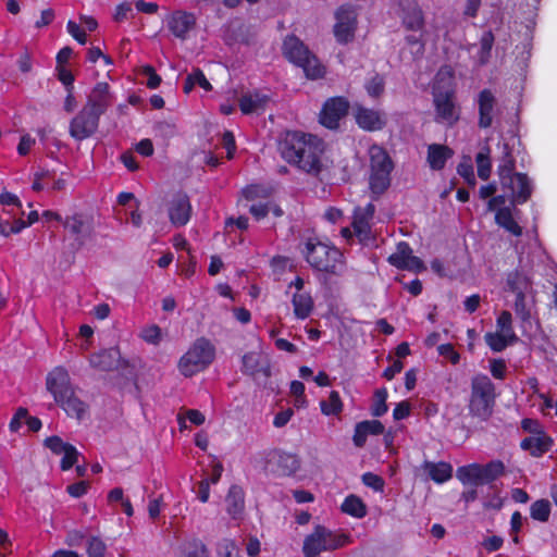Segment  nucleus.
Returning <instances> with one entry per match:
<instances>
[{"mask_svg": "<svg viewBox=\"0 0 557 557\" xmlns=\"http://www.w3.org/2000/svg\"><path fill=\"white\" fill-rule=\"evenodd\" d=\"M324 141L315 135L286 131L277 138V151L288 164L318 176L323 170Z\"/></svg>", "mask_w": 557, "mask_h": 557, "instance_id": "f257e3e1", "label": "nucleus"}, {"mask_svg": "<svg viewBox=\"0 0 557 557\" xmlns=\"http://www.w3.org/2000/svg\"><path fill=\"white\" fill-rule=\"evenodd\" d=\"M516 160L511 148L504 144V154L498 165L497 173L504 189H508L513 202L523 203L532 194L529 177L522 173H515Z\"/></svg>", "mask_w": 557, "mask_h": 557, "instance_id": "f03ea898", "label": "nucleus"}, {"mask_svg": "<svg viewBox=\"0 0 557 557\" xmlns=\"http://www.w3.org/2000/svg\"><path fill=\"white\" fill-rule=\"evenodd\" d=\"M306 261L317 271L341 275L344 270V255L334 246H329L317 238H309L302 250Z\"/></svg>", "mask_w": 557, "mask_h": 557, "instance_id": "7ed1b4c3", "label": "nucleus"}, {"mask_svg": "<svg viewBox=\"0 0 557 557\" xmlns=\"http://www.w3.org/2000/svg\"><path fill=\"white\" fill-rule=\"evenodd\" d=\"M369 188L372 199L376 200L391 186L394 162L385 148L373 144L369 148Z\"/></svg>", "mask_w": 557, "mask_h": 557, "instance_id": "20e7f679", "label": "nucleus"}, {"mask_svg": "<svg viewBox=\"0 0 557 557\" xmlns=\"http://www.w3.org/2000/svg\"><path fill=\"white\" fill-rule=\"evenodd\" d=\"M495 386L491 379L485 374H478L471 380V395L469 401V412L471 416L488 420L493 413L495 405Z\"/></svg>", "mask_w": 557, "mask_h": 557, "instance_id": "39448f33", "label": "nucleus"}, {"mask_svg": "<svg viewBox=\"0 0 557 557\" xmlns=\"http://www.w3.org/2000/svg\"><path fill=\"white\" fill-rule=\"evenodd\" d=\"M215 356L214 346L206 338H198L188 351L181 358L178 368L181 373L188 377L205 370L212 363Z\"/></svg>", "mask_w": 557, "mask_h": 557, "instance_id": "423d86ee", "label": "nucleus"}, {"mask_svg": "<svg viewBox=\"0 0 557 557\" xmlns=\"http://www.w3.org/2000/svg\"><path fill=\"white\" fill-rule=\"evenodd\" d=\"M506 472L505 465L500 460H492L485 465L471 463L457 469V478L463 484L473 486L491 484Z\"/></svg>", "mask_w": 557, "mask_h": 557, "instance_id": "0eeeda50", "label": "nucleus"}, {"mask_svg": "<svg viewBox=\"0 0 557 557\" xmlns=\"http://www.w3.org/2000/svg\"><path fill=\"white\" fill-rule=\"evenodd\" d=\"M348 536L330 531L325 527L318 525L304 541L305 557H317L320 553L334 550L347 543Z\"/></svg>", "mask_w": 557, "mask_h": 557, "instance_id": "6e6552de", "label": "nucleus"}, {"mask_svg": "<svg viewBox=\"0 0 557 557\" xmlns=\"http://www.w3.org/2000/svg\"><path fill=\"white\" fill-rule=\"evenodd\" d=\"M393 4L406 29L418 32L424 28V13L418 0H393Z\"/></svg>", "mask_w": 557, "mask_h": 557, "instance_id": "1a4fd4ad", "label": "nucleus"}, {"mask_svg": "<svg viewBox=\"0 0 557 557\" xmlns=\"http://www.w3.org/2000/svg\"><path fill=\"white\" fill-rule=\"evenodd\" d=\"M100 116L85 107L71 120L69 132L77 141L91 137L99 127Z\"/></svg>", "mask_w": 557, "mask_h": 557, "instance_id": "9d476101", "label": "nucleus"}, {"mask_svg": "<svg viewBox=\"0 0 557 557\" xmlns=\"http://www.w3.org/2000/svg\"><path fill=\"white\" fill-rule=\"evenodd\" d=\"M349 108L350 103L345 97L327 99L320 112V123L330 129L338 128L339 121L348 114Z\"/></svg>", "mask_w": 557, "mask_h": 557, "instance_id": "9b49d317", "label": "nucleus"}, {"mask_svg": "<svg viewBox=\"0 0 557 557\" xmlns=\"http://www.w3.org/2000/svg\"><path fill=\"white\" fill-rule=\"evenodd\" d=\"M434 107L436 112V122L446 123L449 126H453L458 122L460 112L456 104L455 92L453 90L435 92Z\"/></svg>", "mask_w": 557, "mask_h": 557, "instance_id": "f8f14e48", "label": "nucleus"}, {"mask_svg": "<svg viewBox=\"0 0 557 557\" xmlns=\"http://www.w3.org/2000/svg\"><path fill=\"white\" fill-rule=\"evenodd\" d=\"M356 124L366 132L382 131L387 124L386 114L376 109H370L360 103L352 106Z\"/></svg>", "mask_w": 557, "mask_h": 557, "instance_id": "ddd939ff", "label": "nucleus"}, {"mask_svg": "<svg viewBox=\"0 0 557 557\" xmlns=\"http://www.w3.org/2000/svg\"><path fill=\"white\" fill-rule=\"evenodd\" d=\"M63 226L74 237L72 246L75 250L81 249L92 234L91 221L83 213H74L66 216L63 221Z\"/></svg>", "mask_w": 557, "mask_h": 557, "instance_id": "4468645a", "label": "nucleus"}, {"mask_svg": "<svg viewBox=\"0 0 557 557\" xmlns=\"http://www.w3.org/2000/svg\"><path fill=\"white\" fill-rule=\"evenodd\" d=\"M334 36L339 44H348L355 38L356 13L350 7L342 5L335 14Z\"/></svg>", "mask_w": 557, "mask_h": 557, "instance_id": "2eb2a0df", "label": "nucleus"}, {"mask_svg": "<svg viewBox=\"0 0 557 557\" xmlns=\"http://www.w3.org/2000/svg\"><path fill=\"white\" fill-rule=\"evenodd\" d=\"M387 261L389 262V264L399 270H407L416 273L425 270L423 261L420 258L412 255V249L405 242H400L397 245V251L395 253H392L388 257Z\"/></svg>", "mask_w": 557, "mask_h": 557, "instance_id": "dca6fc26", "label": "nucleus"}, {"mask_svg": "<svg viewBox=\"0 0 557 557\" xmlns=\"http://www.w3.org/2000/svg\"><path fill=\"white\" fill-rule=\"evenodd\" d=\"M46 387L53 395L55 403L67 397L74 389L71 384L69 372L62 367H57L48 373L46 377Z\"/></svg>", "mask_w": 557, "mask_h": 557, "instance_id": "f3484780", "label": "nucleus"}, {"mask_svg": "<svg viewBox=\"0 0 557 557\" xmlns=\"http://www.w3.org/2000/svg\"><path fill=\"white\" fill-rule=\"evenodd\" d=\"M113 101L114 98L110 92L109 84L100 82L91 89L83 107L101 116L113 104Z\"/></svg>", "mask_w": 557, "mask_h": 557, "instance_id": "a211bd4d", "label": "nucleus"}, {"mask_svg": "<svg viewBox=\"0 0 557 557\" xmlns=\"http://www.w3.org/2000/svg\"><path fill=\"white\" fill-rule=\"evenodd\" d=\"M89 362L92 368L100 371H114L128 366V362L122 359L121 352L116 347L92 354L89 358Z\"/></svg>", "mask_w": 557, "mask_h": 557, "instance_id": "6ab92c4d", "label": "nucleus"}, {"mask_svg": "<svg viewBox=\"0 0 557 557\" xmlns=\"http://www.w3.org/2000/svg\"><path fill=\"white\" fill-rule=\"evenodd\" d=\"M196 26V17L193 13L175 11L168 20V28L180 39H186L187 34Z\"/></svg>", "mask_w": 557, "mask_h": 557, "instance_id": "aec40b11", "label": "nucleus"}, {"mask_svg": "<svg viewBox=\"0 0 557 557\" xmlns=\"http://www.w3.org/2000/svg\"><path fill=\"white\" fill-rule=\"evenodd\" d=\"M191 206L189 198L185 194L177 195L169 208L170 221L173 225L180 227L187 224L190 219Z\"/></svg>", "mask_w": 557, "mask_h": 557, "instance_id": "412c9836", "label": "nucleus"}, {"mask_svg": "<svg viewBox=\"0 0 557 557\" xmlns=\"http://www.w3.org/2000/svg\"><path fill=\"white\" fill-rule=\"evenodd\" d=\"M496 98L490 89H483L479 94V121L480 128H488L493 123V113L496 106Z\"/></svg>", "mask_w": 557, "mask_h": 557, "instance_id": "4be33fe9", "label": "nucleus"}, {"mask_svg": "<svg viewBox=\"0 0 557 557\" xmlns=\"http://www.w3.org/2000/svg\"><path fill=\"white\" fill-rule=\"evenodd\" d=\"M282 49L284 57L296 65L311 52L295 35H289L284 39Z\"/></svg>", "mask_w": 557, "mask_h": 557, "instance_id": "5701e85b", "label": "nucleus"}, {"mask_svg": "<svg viewBox=\"0 0 557 557\" xmlns=\"http://www.w3.org/2000/svg\"><path fill=\"white\" fill-rule=\"evenodd\" d=\"M454 150L446 145L431 144L428 147L426 161L433 171H441L446 162L453 158Z\"/></svg>", "mask_w": 557, "mask_h": 557, "instance_id": "b1692460", "label": "nucleus"}, {"mask_svg": "<svg viewBox=\"0 0 557 557\" xmlns=\"http://www.w3.org/2000/svg\"><path fill=\"white\" fill-rule=\"evenodd\" d=\"M269 101L270 97L268 95L255 91L243 95L238 104L244 114H251L263 111Z\"/></svg>", "mask_w": 557, "mask_h": 557, "instance_id": "393cba45", "label": "nucleus"}, {"mask_svg": "<svg viewBox=\"0 0 557 557\" xmlns=\"http://www.w3.org/2000/svg\"><path fill=\"white\" fill-rule=\"evenodd\" d=\"M226 511L233 519H239L245 509V493L238 485H232L225 497Z\"/></svg>", "mask_w": 557, "mask_h": 557, "instance_id": "a878e982", "label": "nucleus"}, {"mask_svg": "<svg viewBox=\"0 0 557 557\" xmlns=\"http://www.w3.org/2000/svg\"><path fill=\"white\" fill-rule=\"evenodd\" d=\"M553 445V440L547 437L544 433L530 435L521 442V448L530 451L534 457H540L549 450Z\"/></svg>", "mask_w": 557, "mask_h": 557, "instance_id": "bb28decb", "label": "nucleus"}, {"mask_svg": "<svg viewBox=\"0 0 557 557\" xmlns=\"http://www.w3.org/2000/svg\"><path fill=\"white\" fill-rule=\"evenodd\" d=\"M60 405L70 417H75L77 420H82L88 410V405L79 399L74 389L67 397L57 403Z\"/></svg>", "mask_w": 557, "mask_h": 557, "instance_id": "cd10ccee", "label": "nucleus"}, {"mask_svg": "<svg viewBox=\"0 0 557 557\" xmlns=\"http://www.w3.org/2000/svg\"><path fill=\"white\" fill-rule=\"evenodd\" d=\"M424 471L436 483H444L448 481L453 475V467L450 463L441 461L432 462L425 461L423 465Z\"/></svg>", "mask_w": 557, "mask_h": 557, "instance_id": "c85d7f7f", "label": "nucleus"}, {"mask_svg": "<svg viewBox=\"0 0 557 557\" xmlns=\"http://www.w3.org/2000/svg\"><path fill=\"white\" fill-rule=\"evenodd\" d=\"M292 304L295 317L301 320L307 319L314 308L313 299L309 293H295Z\"/></svg>", "mask_w": 557, "mask_h": 557, "instance_id": "c756f323", "label": "nucleus"}, {"mask_svg": "<svg viewBox=\"0 0 557 557\" xmlns=\"http://www.w3.org/2000/svg\"><path fill=\"white\" fill-rule=\"evenodd\" d=\"M275 467L278 475L288 476L296 473L300 463L295 455L282 453L276 457Z\"/></svg>", "mask_w": 557, "mask_h": 557, "instance_id": "7c9ffc66", "label": "nucleus"}, {"mask_svg": "<svg viewBox=\"0 0 557 557\" xmlns=\"http://www.w3.org/2000/svg\"><path fill=\"white\" fill-rule=\"evenodd\" d=\"M297 66L301 67L310 79L322 78L325 75V66L319 61L315 54L309 53Z\"/></svg>", "mask_w": 557, "mask_h": 557, "instance_id": "2f4dec72", "label": "nucleus"}, {"mask_svg": "<svg viewBox=\"0 0 557 557\" xmlns=\"http://www.w3.org/2000/svg\"><path fill=\"white\" fill-rule=\"evenodd\" d=\"M484 338L490 348L496 352L503 351L508 345L518 341V337L515 333H510L508 335L502 332L486 333Z\"/></svg>", "mask_w": 557, "mask_h": 557, "instance_id": "473e14b6", "label": "nucleus"}, {"mask_svg": "<svg viewBox=\"0 0 557 557\" xmlns=\"http://www.w3.org/2000/svg\"><path fill=\"white\" fill-rule=\"evenodd\" d=\"M496 223L515 236L522 234V228L515 221L511 210L507 207L500 208L495 215Z\"/></svg>", "mask_w": 557, "mask_h": 557, "instance_id": "72a5a7b5", "label": "nucleus"}, {"mask_svg": "<svg viewBox=\"0 0 557 557\" xmlns=\"http://www.w3.org/2000/svg\"><path fill=\"white\" fill-rule=\"evenodd\" d=\"M341 509L343 512L350 515L355 518H363L367 515V506L363 500L351 494L345 498Z\"/></svg>", "mask_w": 557, "mask_h": 557, "instance_id": "f704fd0d", "label": "nucleus"}, {"mask_svg": "<svg viewBox=\"0 0 557 557\" xmlns=\"http://www.w3.org/2000/svg\"><path fill=\"white\" fill-rule=\"evenodd\" d=\"M491 148L485 145L481 148V150L478 152L475 157V162L478 166V176L486 181L491 176L492 172V163H491Z\"/></svg>", "mask_w": 557, "mask_h": 557, "instance_id": "c9c22d12", "label": "nucleus"}, {"mask_svg": "<svg viewBox=\"0 0 557 557\" xmlns=\"http://www.w3.org/2000/svg\"><path fill=\"white\" fill-rule=\"evenodd\" d=\"M507 286L515 294H523L529 289L530 281L525 274L516 270L507 275Z\"/></svg>", "mask_w": 557, "mask_h": 557, "instance_id": "e433bc0d", "label": "nucleus"}, {"mask_svg": "<svg viewBox=\"0 0 557 557\" xmlns=\"http://www.w3.org/2000/svg\"><path fill=\"white\" fill-rule=\"evenodd\" d=\"M387 389L385 387H382V388H377L374 391L373 393V397H372V404H371V414L373 417H382L384 416L387 410H388V407H387V404H386V400H387Z\"/></svg>", "mask_w": 557, "mask_h": 557, "instance_id": "4c0bfd02", "label": "nucleus"}, {"mask_svg": "<svg viewBox=\"0 0 557 557\" xmlns=\"http://www.w3.org/2000/svg\"><path fill=\"white\" fill-rule=\"evenodd\" d=\"M364 89L372 99H380L385 92V77L382 74L374 73L364 84Z\"/></svg>", "mask_w": 557, "mask_h": 557, "instance_id": "58836bf2", "label": "nucleus"}, {"mask_svg": "<svg viewBox=\"0 0 557 557\" xmlns=\"http://www.w3.org/2000/svg\"><path fill=\"white\" fill-rule=\"evenodd\" d=\"M321 411L325 416H337L343 410V403L338 392L332 391L327 400L320 403Z\"/></svg>", "mask_w": 557, "mask_h": 557, "instance_id": "ea45409f", "label": "nucleus"}, {"mask_svg": "<svg viewBox=\"0 0 557 557\" xmlns=\"http://www.w3.org/2000/svg\"><path fill=\"white\" fill-rule=\"evenodd\" d=\"M495 41L492 30L484 32L480 39V50L478 52L480 64L484 65L491 58V51Z\"/></svg>", "mask_w": 557, "mask_h": 557, "instance_id": "a19ab883", "label": "nucleus"}, {"mask_svg": "<svg viewBox=\"0 0 557 557\" xmlns=\"http://www.w3.org/2000/svg\"><path fill=\"white\" fill-rule=\"evenodd\" d=\"M352 227L355 235L362 245L368 246L374 242L370 222L352 221Z\"/></svg>", "mask_w": 557, "mask_h": 557, "instance_id": "79ce46f5", "label": "nucleus"}, {"mask_svg": "<svg viewBox=\"0 0 557 557\" xmlns=\"http://www.w3.org/2000/svg\"><path fill=\"white\" fill-rule=\"evenodd\" d=\"M550 513V504L546 499H539L531 505V517L534 520L546 522Z\"/></svg>", "mask_w": 557, "mask_h": 557, "instance_id": "37998d69", "label": "nucleus"}, {"mask_svg": "<svg viewBox=\"0 0 557 557\" xmlns=\"http://www.w3.org/2000/svg\"><path fill=\"white\" fill-rule=\"evenodd\" d=\"M259 356L256 352H248L243 356L242 371L245 374L256 376L259 373L260 367Z\"/></svg>", "mask_w": 557, "mask_h": 557, "instance_id": "c03bdc74", "label": "nucleus"}, {"mask_svg": "<svg viewBox=\"0 0 557 557\" xmlns=\"http://www.w3.org/2000/svg\"><path fill=\"white\" fill-rule=\"evenodd\" d=\"M88 557H104L107 552L106 543L98 536H90L86 543Z\"/></svg>", "mask_w": 557, "mask_h": 557, "instance_id": "a18cd8bd", "label": "nucleus"}, {"mask_svg": "<svg viewBox=\"0 0 557 557\" xmlns=\"http://www.w3.org/2000/svg\"><path fill=\"white\" fill-rule=\"evenodd\" d=\"M515 312L523 322H529L531 318V310L527 305L524 293L516 294Z\"/></svg>", "mask_w": 557, "mask_h": 557, "instance_id": "49530a36", "label": "nucleus"}, {"mask_svg": "<svg viewBox=\"0 0 557 557\" xmlns=\"http://www.w3.org/2000/svg\"><path fill=\"white\" fill-rule=\"evenodd\" d=\"M361 481L366 486L371 487L375 492H383L385 486L384 479L373 472L363 473Z\"/></svg>", "mask_w": 557, "mask_h": 557, "instance_id": "de8ad7c7", "label": "nucleus"}, {"mask_svg": "<svg viewBox=\"0 0 557 557\" xmlns=\"http://www.w3.org/2000/svg\"><path fill=\"white\" fill-rule=\"evenodd\" d=\"M186 557H209V550L200 540H193L187 545Z\"/></svg>", "mask_w": 557, "mask_h": 557, "instance_id": "09e8293b", "label": "nucleus"}, {"mask_svg": "<svg viewBox=\"0 0 557 557\" xmlns=\"http://www.w3.org/2000/svg\"><path fill=\"white\" fill-rule=\"evenodd\" d=\"M78 458L77 449L70 444L69 447L63 451V458L61 460V469L63 471L70 470L76 462Z\"/></svg>", "mask_w": 557, "mask_h": 557, "instance_id": "8fccbe9b", "label": "nucleus"}, {"mask_svg": "<svg viewBox=\"0 0 557 557\" xmlns=\"http://www.w3.org/2000/svg\"><path fill=\"white\" fill-rule=\"evenodd\" d=\"M45 446L49 448L53 454L61 455L63 451L69 447V443L63 442V440L58 436L53 435L50 437H47L45 440Z\"/></svg>", "mask_w": 557, "mask_h": 557, "instance_id": "3c124183", "label": "nucleus"}, {"mask_svg": "<svg viewBox=\"0 0 557 557\" xmlns=\"http://www.w3.org/2000/svg\"><path fill=\"white\" fill-rule=\"evenodd\" d=\"M375 213V206L368 203L364 208L358 207L354 211V221L370 222Z\"/></svg>", "mask_w": 557, "mask_h": 557, "instance_id": "603ef678", "label": "nucleus"}, {"mask_svg": "<svg viewBox=\"0 0 557 557\" xmlns=\"http://www.w3.org/2000/svg\"><path fill=\"white\" fill-rule=\"evenodd\" d=\"M143 74L148 77L147 87L150 89H156L160 86L162 79L161 76L156 73V70L151 65H145L143 67Z\"/></svg>", "mask_w": 557, "mask_h": 557, "instance_id": "864d4df0", "label": "nucleus"}, {"mask_svg": "<svg viewBox=\"0 0 557 557\" xmlns=\"http://www.w3.org/2000/svg\"><path fill=\"white\" fill-rule=\"evenodd\" d=\"M360 425L367 431V435H381L384 433V424L379 420H364Z\"/></svg>", "mask_w": 557, "mask_h": 557, "instance_id": "5fc2aeb1", "label": "nucleus"}, {"mask_svg": "<svg viewBox=\"0 0 557 557\" xmlns=\"http://www.w3.org/2000/svg\"><path fill=\"white\" fill-rule=\"evenodd\" d=\"M218 557H242V556L238 554L233 542H231L228 540H224L218 546Z\"/></svg>", "mask_w": 557, "mask_h": 557, "instance_id": "6e6d98bb", "label": "nucleus"}, {"mask_svg": "<svg viewBox=\"0 0 557 557\" xmlns=\"http://www.w3.org/2000/svg\"><path fill=\"white\" fill-rule=\"evenodd\" d=\"M89 490V483L87 481H79L67 485V493L75 498L84 496Z\"/></svg>", "mask_w": 557, "mask_h": 557, "instance_id": "4d7b16f0", "label": "nucleus"}, {"mask_svg": "<svg viewBox=\"0 0 557 557\" xmlns=\"http://www.w3.org/2000/svg\"><path fill=\"white\" fill-rule=\"evenodd\" d=\"M512 318L509 311H503L497 318V326L502 333L510 334L512 332L511 326Z\"/></svg>", "mask_w": 557, "mask_h": 557, "instance_id": "13d9d810", "label": "nucleus"}, {"mask_svg": "<svg viewBox=\"0 0 557 557\" xmlns=\"http://www.w3.org/2000/svg\"><path fill=\"white\" fill-rule=\"evenodd\" d=\"M438 354L448 359L453 364H457L460 360L459 354L451 344H444L438 347Z\"/></svg>", "mask_w": 557, "mask_h": 557, "instance_id": "bf43d9fd", "label": "nucleus"}, {"mask_svg": "<svg viewBox=\"0 0 557 557\" xmlns=\"http://www.w3.org/2000/svg\"><path fill=\"white\" fill-rule=\"evenodd\" d=\"M490 370L495 379L504 380L506 375V362L504 359L491 360Z\"/></svg>", "mask_w": 557, "mask_h": 557, "instance_id": "052dcab7", "label": "nucleus"}, {"mask_svg": "<svg viewBox=\"0 0 557 557\" xmlns=\"http://www.w3.org/2000/svg\"><path fill=\"white\" fill-rule=\"evenodd\" d=\"M410 412H411L410 403L407 400H404V401L398 403L396 405V407L394 408L393 418H394V420L399 421V420H403V419H406L407 417H409Z\"/></svg>", "mask_w": 557, "mask_h": 557, "instance_id": "680f3d73", "label": "nucleus"}, {"mask_svg": "<svg viewBox=\"0 0 557 557\" xmlns=\"http://www.w3.org/2000/svg\"><path fill=\"white\" fill-rule=\"evenodd\" d=\"M271 211V207L268 206L267 202L262 203H255L250 207L249 212L252 214V216L259 221L263 218H265Z\"/></svg>", "mask_w": 557, "mask_h": 557, "instance_id": "e2e57ef3", "label": "nucleus"}, {"mask_svg": "<svg viewBox=\"0 0 557 557\" xmlns=\"http://www.w3.org/2000/svg\"><path fill=\"white\" fill-rule=\"evenodd\" d=\"M67 32L81 44L85 45L87 41V36L84 30L81 29L79 25L73 21H69L67 23Z\"/></svg>", "mask_w": 557, "mask_h": 557, "instance_id": "0e129e2a", "label": "nucleus"}, {"mask_svg": "<svg viewBox=\"0 0 557 557\" xmlns=\"http://www.w3.org/2000/svg\"><path fill=\"white\" fill-rule=\"evenodd\" d=\"M143 338L147 343L157 344L161 338V330L158 325H152L143 331Z\"/></svg>", "mask_w": 557, "mask_h": 557, "instance_id": "69168bd1", "label": "nucleus"}, {"mask_svg": "<svg viewBox=\"0 0 557 557\" xmlns=\"http://www.w3.org/2000/svg\"><path fill=\"white\" fill-rule=\"evenodd\" d=\"M191 76L194 78L193 81L195 86L198 85L206 91H210L212 89L211 84L206 78L203 72L200 69H194L191 72Z\"/></svg>", "mask_w": 557, "mask_h": 557, "instance_id": "338daca9", "label": "nucleus"}, {"mask_svg": "<svg viewBox=\"0 0 557 557\" xmlns=\"http://www.w3.org/2000/svg\"><path fill=\"white\" fill-rule=\"evenodd\" d=\"M28 411L24 407H20L16 412L14 413L11 422H10V430L12 432H17L22 425V420L27 418Z\"/></svg>", "mask_w": 557, "mask_h": 557, "instance_id": "774afa93", "label": "nucleus"}]
</instances>
